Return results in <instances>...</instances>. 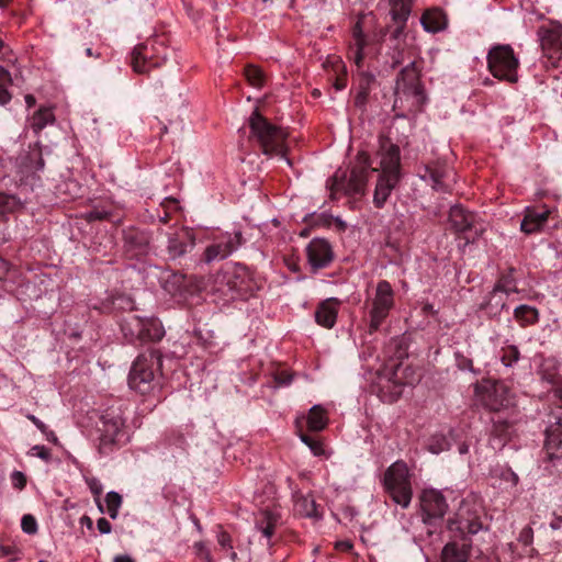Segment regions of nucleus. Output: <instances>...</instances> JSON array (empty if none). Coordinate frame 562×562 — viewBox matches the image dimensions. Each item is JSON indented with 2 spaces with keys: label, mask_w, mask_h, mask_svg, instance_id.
<instances>
[{
  "label": "nucleus",
  "mask_w": 562,
  "mask_h": 562,
  "mask_svg": "<svg viewBox=\"0 0 562 562\" xmlns=\"http://www.w3.org/2000/svg\"><path fill=\"white\" fill-rule=\"evenodd\" d=\"M11 482H12L13 487L21 491L26 485V476L21 471H14L11 474Z\"/></svg>",
  "instance_id": "52"
},
{
  "label": "nucleus",
  "mask_w": 562,
  "mask_h": 562,
  "mask_svg": "<svg viewBox=\"0 0 562 562\" xmlns=\"http://www.w3.org/2000/svg\"><path fill=\"white\" fill-rule=\"evenodd\" d=\"M161 367V353L159 350L150 349L139 355L133 362L128 374V385L132 390L140 393H149L155 385V374Z\"/></svg>",
  "instance_id": "5"
},
{
  "label": "nucleus",
  "mask_w": 562,
  "mask_h": 562,
  "mask_svg": "<svg viewBox=\"0 0 562 562\" xmlns=\"http://www.w3.org/2000/svg\"><path fill=\"white\" fill-rule=\"evenodd\" d=\"M449 223L451 228L465 240L464 245L474 243L485 231L484 223L480 222L475 214L460 205L450 209Z\"/></svg>",
  "instance_id": "13"
},
{
  "label": "nucleus",
  "mask_w": 562,
  "mask_h": 562,
  "mask_svg": "<svg viewBox=\"0 0 562 562\" xmlns=\"http://www.w3.org/2000/svg\"><path fill=\"white\" fill-rule=\"evenodd\" d=\"M46 439L53 443H57L58 442V438L57 436L55 435L54 431L49 430L47 427H46V432H42Z\"/></svg>",
  "instance_id": "58"
},
{
  "label": "nucleus",
  "mask_w": 562,
  "mask_h": 562,
  "mask_svg": "<svg viewBox=\"0 0 562 562\" xmlns=\"http://www.w3.org/2000/svg\"><path fill=\"white\" fill-rule=\"evenodd\" d=\"M193 548H194L195 554L200 559H202L203 561H204L205 558H207L211 554V552L207 549L206 544L204 542H202V541L194 543Z\"/></svg>",
  "instance_id": "54"
},
{
  "label": "nucleus",
  "mask_w": 562,
  "mask_h": 562,
  "mask_svg": "<svg viewBox=\"0 0 562 562\" xmlns=\"http://www.w3.org/2000/svg\"><path fill=\"white\" fill-rule=\"evenodd\" d=\"M471 550V541H461L452 538L442 549V562H468Z\"/></svg>",
  "instance_id": "28"
},
{
  "label": "nucleus",
  "mask_w": 562,
  "mask_h": 562,
  "mask_svg": "<svg viewBox=\"0 0 562 562\" xmlns=\"http://www.w3.org/2000/svg\"><path fill=\"white\" fill-rule=\"evenodd\" d=\"M21 528L27 535H34L37 531V522L36 519L27 514L22 517Z\"/></svg>",
  "instance_id": "49"
},
{
  "label": "nucleus",
  "mask_w": 562,
  "mask_h": 562,
  "mask_svg": "<svg viewBox=\"0 0 562 562\" xmlns=\"http://www.w3.org/2000/svg\"><path fill=\"white\" fill-rule=\"evenodd\" d=\"M80 524H81V525H86L89 529H91V528H92V525H93V524H92L91 518H90V517H88V516H82V517L80 518Z\"/></svg>",
  "instance_id": "64"
},
{
  "label": "nucleus",
  "mask_w": 562,
  "mask_h": 562,
  "mask_svg": "<svg viewBox=\"0 0 562 562\" xmlns=\"http://www.w3.org/2000/svg\"><path fill=\"white\" fill-rule=\"evenodd\" d=\"M505 293H499L497 299H493V305L487 306V301L482 304V308L486 310L488 314H497L499 311L506 307Z\"/></svg>",
  "instance_id": "48"
},
{
  "label": "nucleus",
  "mask_w": 562,
  "mask_h": 562,
  "mask_svg": "<svg viewBox=\"0 0 562 562\" xmlns=\"http://www.w3.org/2000/svg\"><path fill=\"white\" fill-rule=\"evenodd\" d=\"M12 79L10 72L0 66V105H5L11 100V94L8 91Z\"/></svg>",
  "instance_id": "40"
},
{
  "label": "nucleus",
  "mask_w": 562,
  "mask_h": 562,
  "mask_svg": "<svg viewBox=\"0 0 562 562\" xmlns=\"http://www.w3.org/2000/svg\"><path fill=\"white\" fill-rule=\"evenodd\" d=\"M546 458L549 461L562 459V420L559 419L551 424L546 430V440L543 445Z\"/></svg>",
  "instance_id": "24"
},
{
  "label": "nucleus",
  "mask_w": 562,
  "mask_h": 562,
  "mask_svg": "<svg viewBox=\"0 0 562 562\" xmlns=\"http://www.w3.org/2000/svg\"><path fill=\"white\" fill-rule=\"evenodd\" d=\"M121 330L130 342L158 341L165 330L161 323L155 317H140L136 314L126 315L121 322Z\"/></svg>",
  "instance_id": "8"
},
{
  "label": "nucleus",
  "mask_w": 562,
  "mask_h": 562,
  "mask_svg": "<svg viewBox=\"0 0 562 562\" xmlns=\"http://www.w3.org/2000/svg\"><path fill=\"white\" fill-rule=\"evenodd\" d=\"M341 302L336 297H329L321 302L315 311V321L319 326L333 328L337 321Z\"/></svg>",
  "instance_id": "26"
},
{
  "label": "nucleus",
  "mask_w": 562,
  "mask_h": 562,
  "mask_svg": "<svg viewBox=\"0 0 562 562\" xmlns=\"http://www.w3.org/2000/svg\"><path fill=\"white\" fill-rule=\"evenodd\" d=\"M370 167V156L366 151H359L349 179H347L346 171L341 170H337L328 179L327 187L330 191V199L335 200L338 192H344L347 195L363 194Z\"/></svg>",
  "instance_id": "3"
},
{
  "label": "nucleus",
  "mask_w": 562,
  "mask_h": 562,
  "mask_svg": "<svg viewBox=\"0 0 562 562\" xmlns=\"http://www.w3.org/2000/svg\"><path fill=\"white\" fill-rule=\"evenodd\" d=\"M395 306V292L386 280L378 282L373 297L370 301L368 333L372 335L389 317Z\"/></svg>",
  "instance_id": "10"
},
{
  "label": "nucleus",
  "mask_w": 562,
  "mask_h": 562,
  "mask_svg": "<svg viewBox=\"0 0 562 562\" xmlns=\"http://www.w3.org/2000/svg\"><path fill=\"white\" fill-rule=\"evenodd\" d=\"M114 562H135L130 555L122 554L114 558Z\"/></svg>",
  "instance_id": "62"
},
{
  "label": "nucleus",
  "mask_w": 562,
  "mask_h": 562,
  "mask_svg": "<svg viewBox=\"0 0 562 562\" xmlns=\"http://www.w3.org/2000/svg\"><path fill=\"white\" fill-rule=\"evenodd\" d=\"M294 510L296 514L308 518H318V506L312 495H299L295 498Z\"/></svg>",
  "instance_id": "31"
},
{
  "label": "nucleus",
  "mask_w": 562,
  "mask_h": 562,
  "mask_svg": "<svg viewBox=\"0 0 562 562\" xmlns=\"http://www.w3.org/2000/svg\"><path fill=\"white\" fill-rule=\"evenodd\" d=\"M244 243L241 232L225 233L215 237L204 252L202 260L205 263H211L216 260L226 259Z\"/></svg>",
  "instance_id": "15"
},
{
  "label": "nucleus",
  "mask_w": 562,
  "mask_h": 562,
  "mask_svg": "<svg viewBox=\"0 0 562 562\" xmlns=\"http://www.w3.org/2000/svg\"><path fill=\"white\" fill-rule=\"evenodd\" d=\"M335 548L342 552H349L353 548V544L350 540H340L336 542Z\"/></svg>",
  "instance_id": "56"
},
{
  "label": "nucleus",
  "mask_w": 562,
  "mask_h": 562,
  "mask_svg": "<svg viewBox=\"0 0 562 562\" xmlns=\"http://www.w3.org/2000/svg\"><path fill=\"white\" fill-rule=\"evenodd\" d=\"M245 76L248 83L255 88H261L265 85V75L262 70L256 66H247L245 68Z\"/></svg>",
  "instance_id": "43"
},
{
  "label": "nucleus",
  "mask_w": 562,
  "mask_h": 562,
  "mask_svg": "<svg viewBox=\"0 0 562 562\" xmlns=\"http://www.w3.org/2000/svg\"><path fill=\"white\" fill-rule=\"evenodd\" d=\"M166 61V56L158 55L154 44H138L131 54V66L139 75L149 74Z\"/></svg>",
  "instance_id": "17"
},
{
  "label": "nucleus",
  "mask_w": 562,
  "mask_h": 562,
  "mask_svg": "<svg viewBox=\"0 0 562 562\" xmlns=\"http://www.w3.org/2000/svg\"><path fill=\"white\" fill-rule=\"evenodd\" d=\"M384 487L392 501L402 508H407L412 502L413 488L407 464L396 461L391 464L383 479Z\"/></svg>",
  "instance_id": "6"
},
{
  "label": "nucleus",
  "mask_w": 562,
  "mask_h": 562,
  "mask_svg": "<svg viewBox=\"0 0 562 562\" xmlns=\"http://www.w3.org/2000/svg\"><path fill=\"white\" fill-rule=\"evenodd\" d=\"M55 116L53 111L48 108H41L37 110L30 120V126L35 134H38L44 127L53 123Z\"/></svg>",
  "instance_id": "38"
},
{
  "label": "nucleus",
  "mask_w": 562,
  "mask_h": 562,
  "mask_svg": "<svg viewBox=\"0 0 562 562\" xmlns=\"http://www.w3.org/2000/svg\"><path fill=\"white\" fill-rule=\"evenodd\" d=\"M538 35L543 55L554 66L562 57V24L552 21L543 24Z\"/></svg>",
  "instance_id": "16"
},
{
  "label": "nucleus",
  "mask_w": 562,
  "mask_h": 562,
  "mask_svg": "<svg viewBox=\"0 0 562 562\" xmlns=\"http://www.w3.org/2000/svg\"><path fill=\"white\" fill-rule=\"evenodd\" d=\"M533 538V531L530 527H525L518 537V540L524 543L525 546H528L532 542Z\"/></svg>",
  "instance_id": "53"
},
{
  "label": "nucleus",
  "mask_w": 562,
  "mask_h": 562,
  "mask_svg": "<svg viewBox=\"0 0 562 562\" xmlns=\"http://www.w3.org/2000/svg\"><path fill=\"white\" fill-rule=\"evenodd\" d=\"M125 249L132 257H143L149 251V238L140 231H128L124 235Z\"/></svg>",
  "instance_id": "27"
},
{
  "label": "nucleus",
  "mask_w": 562,
  "mask_h": 562,
  "mask_svg": "<svg viewBox=\"0 0 562 562\" xmlns=\"http://www.w3.org/2000/svg\"><path fill=\"white\" fill-rule=\"evenodd\" d=\"M552 210L547 205L541 207L527 206L524 212V218L520 223V229L527 235L540 233L546 226Z\"/></svg>",
  "instance_id": "23"
},
{
  "label": "nucleus",
  "mask_w": 562,
  "mask_h": 562,
  "mask_svg": "<svg viewBox=\"0 0 562 562\" xmlns=\"http://www.w3.org/2000/svg\"><path fill=\"white\" fill-rule=\"evenodd\" d=\"M296 426H297V432H299L300 439L311 449V451L315 456L323 454L324 453L323 443L318 439L304 434L300 426V420H296Z\"/></svg>",
  "instance_id": "42"
},
{
  "label": "nucleus",
  "mask_w": 562,
  "mask_h": 562,
  "mask_svg": "<svg viewBox=\"0 0 562 562\" xmlns=\"http://www.w3.org/2000/svg\"><path fill=\"white\" fill-rule=\"evenodd\" d=\"M562 525V516H558L551 521L550 527L554 530L559 529Z\"/></svg>",
  "instance_id": "63"
},
{
  "label": "nucleus",
  "mask_w": 562,
  "mask_h": 562,
  "mask_svg": "<svg viewBox=\"0 0 562 562\" xmlns=\"http://www.w3.org/2000/svg\"><path fill=\"white\" fill-rule=\"evenodd\" d=\"M419 177L431 184L437 191H450L452 189L453 170L443 162H431L419 169Z\"/></svg>",
  "instance_id": "19"
},
{
  "label": "nucleus",
  "mask_w": 562,
  "mask_h": 562,
  "mask_svg": "<svg viewBox=\"0 0 562 562\" xmlns=\"http://www.w3.org/2000/svg\"><path fill=\"white\" fill-rule=\"evenodd\" d=\"M517 292V286L512 276H503L494 285L493 291L490 293L487 299V306L493 305V299H497L499 293H505L507 296L509 293Z\"/></svg>",
  "instance_id": "37"
},
{
  "label": "nucleus",
  "mask_w": 562,
  "mask_h": 562,
  "mask_svg": "<svg viewBox=\"0 0 562 562\" xmlns=\"http://www.w3.org/2000/svg\"><path fill=\"white\" fill-rule=\"evenodd\" d=\"M195 245L193 233L187 227L175 228L167 233L166 252L170 260H177L187 255Z\"/></svg>",
  "instance_id": "20"
},
{
  "label": "nucleus",
  "mask_w": 562,
  "mask_h": 562,
  "mask_svg": "<svg viewBox=\"0 0 562 562\" xmlns=\"http://www.w3.org/2000/svg\"><path fill=\"white\" fill-rule=\"evenodd\" d=\"M422 25L427 32L437 33L445 29L446 18L439 10H428L420 19Z\"/></svg>",
  "instance_id": "32"
},
{
  "label": "nucleus",
  "mask_w": 562,
  "mask_h": 562,
  "mask_svg": "<svg viewBox=\"0 0 562 562\" xmlns=\"http://www.w3.org/2000/svg\"><path fill=\"white\" fill-rule=\"evenodd\" d=\"M9 271L8 263L0 257V280H2Z\"/></svg>",
  "instance_id": "59"
},
{
  "label": "nucleus",
  "mask_w": 562,
  "mask_h": 562,
  "mask_svg": "<svg viewBox=\"0 0 562 562\" xmlns=\"http://www.w3.org/2000/svg\"><path fill=\"white\" fill-rule=\"evenodd\" d=\"M87 484L89 486V490L90 492L93 494V496L95 497V501H97V505H98V508L101 513L104 512L103 509V505L102 503L100 502V496L103 492V486L101 484V482L95 479V477H91V479H88L87 480Z\"/></svg>",
  "instance_id": "46"
},
{
  "label": "nucleus",
  "mask_w": 562,
  "mask_h": 562,
  "mask_svg": "<svg viewBox=\"0 0 562 562\" xmlns=\"http://www.w3.org/2000/svg\"><path fill=\"white\" fill-rule=\"evenodd\" d=\"M306 255L308 263L315 271L326 268L334 259L331 246L323 238L312 239L306 247Z\"/></svg>",
  "instance_id": "22"
},
{
  "label": "nucleus",
  "mask_w": 562,
  "mask_h": 562,
  "mask_svg": "<svg viewBox=\"0 0 562 562\" xmlns=\"http://www.w3.org/2000/svg\"><path fill=\"white\" fill-rule=\"evenodd\" d=\"M106 512L112 519H115L119 514V508L122 505V496L116 492H109L105 496Z\"/></svg>",
  "instance_id": "44"
},
{
  "label": "nucleus",
  "mask_w": 562,
  "mask_h": 562,
  "mask_svg": "<svg viewBox=\"0 0 562 562\" xmlns=\"http://www.w3.org/2000/svg\"><path fill=\"white\" fill-rule=\"evenodd\" d=\"M101 419L100 451L108 453L111 447L117 443L124 436V418L117 412L108 411L102 415Z\"/></svg>",
  "instance_id": "18"
},
{
  "label": "nucleus",
  "mask_w": 562,
  "mask_h": 562,
  "mask_svg": "<svg viewBox=\"0 0 562 562\" xmlns=\"http://www.w3.org/2000/svg\"><path fill=\"white\" fill-rule=\"evenodd\" d=\"M520 358L517 346L506 345L501 349V361L506 367H513Z\"/></svg>",
  "instance_id": "41"
},
{
  "label": "nucleus",
  "mask_w": 562,
  "mask_h": 562,
  "mask_svg": "<svg viewBox=\"0 0 562 562\" xmlns=\"http://www.w3.org/2000/svg\"><path fill=\"white\" fill-rule=\"evenodd\" d=\"M110 215H111L110 212H108L105 210L94 209V210H91V211L85 213L83 218L87 222H95V221L108 220L110 217Z\"/></svg>",
  "instance_id": "50"
},
{
  "label": "nucleus",
  "mask_w": 562,
  "mask_h": 562,
  "mask_svg": "<svg viewBox=\"0 0 562 562\" xmlns=\"http://www.w3.org/2000/svg\"><path fill=\"white\" fill-rule=\"evenodd\" d=\"M449 449V442L442 435L432 436L428 443V450L431 453L438 454Z\"/></svg>",
  "instance_id": "45"
},
{
  "label": "nucleus",
  "mask_w": 562,
  "mask_h": 562,
  "mask_svg": "<svg viewBox=\"0 0 562 562\" xmlns=\"http://www.w3.org/2000/svg\"><path fill=\"white\" fill-rule=\"evenodd\" d=\"M420 506L424 513V521L442 518L448 509L443 495L436 490H425L420 496Z\"/></svg>",
  "instance_id": "21"
},
{
  "label": "nucleus",
  "mask_w": 562,
  "mask_h": 562,
  "mask_svg": "<svg viewBox=\"0 0 562 562\" xmlns=\"http://www.w3.org/2000/svg\"><path fill=\"white\" fill-rule=\"evenodd\" d=\"M29 454L38 457L40 459H42L46 462H48L52 458L50 450L48 448H46L45 446H40V445L33 446L30 449Z\"/></svg>",
  "instance_id": "51"
},
{
  "label": "nucleus",
  "mask_w": 562,
  "mask_h": 562,
  "mask_svg": "<svg viewBox=\"0 0 562 562\" xmlns=\"http://www.w3.org/2000/svg\"><path fill=\"white\" fill-rule=\"evenodd\" d=\"M487 65L495 78L510 83L517 82L519 61L510 45L492 47L487 54Z\"/></svg>",
  "instance_id": "11"
},
{
  "label": "nucleus",
  "mask_w": 562,
  "mask_h": 562,
  "mask_svg": "<svg viewBox=\"0 0 562 562\" xmlns=\"http://www.w3.org/2000/svg\"><path fill=\"white\" fill-rule=\"evenodd\" d=\"M97 527L102 535H108L112 530L111 524L103 517L98 519Z\"/></svg>",
  "instance_id": "55"
},
{
  "label": "nucleus",
  "mask_w": 562,
  "mask_h": 562,
  "mask_svg": "<svg viewBox=\"0 0 562 562\" xmlns=\"http://www.w3.org/2000/svg\"><path fill=\"white\" fill-rule=\"evenodd\" d=\"M45 161L43 159L42 149L38 144L30 147L25 156L21 158L20 172L24 178L36 173L44 169Z\"/></svg>",
  "instance_id": "29"
},
{
  "label": "nucleus",
  "mask_w": 562,
  "mask_h": 562,
  "mask_svg": "<svg viewBox=\"0 0 562 562\" xmlns=\"http://www.w3.org/2000/svg\"><path fill=\"white\" fill-rule=\"evenodd\" d=\"M250 136L256 139L265 155L281 156L288 165L291 161L285 158V139L288 134L281 127L271 124L257 110L249 117Z\"/></svg>",
  "instance_id": "2"
},
{
  "label": "nucleus",
  "mask_w": 562,
  "mask_h": 562,
  "mask_svg": "<svg viewBox=\"0 0 562 562\" xmlns=\"http://www.w3.org/2000/svg\"><path fill=\"white\" fill-rule=\"evenodd\" d=\"M187 280L186 276L179 272L169 273L162 279V288L170 295L176 296L182 294L186 289Z\"/></svg>",
  "instance_id": "36"
},
{
  "label": "nucleus",
  "mask_w": 562,
  "mask_h": 562,
  "mask_svg": "<svg viewBox=\"0 0 562 562\" xmlns=\"http://www.w3.org/2000/svg\"><path fill=\"white\" fill-rule=\"evenodd\" d=\"M476 402L493 413L492 431L494 439H499V446L508 439L510 428L518 422L519 411L516 396L503 381L483 379L474 385Z\"/></svg>",
  "instance_id": "1"
},
{
  "label": "nucleus",
  "mask_w": 562,
  "mask_h": 562,
  "mask_svg": "<svg viewBox=\"0 0 562 562\" xmlns=\"http://www.w3.org/2000/svg\"><path fill=\"white\" fill-rule=\"evenodd\" d=\"M395 94L411 97L413 99L412 105L418 109L425 103V90L415 60H412L401 70L396 80Z\"/></svg>",
  "instance_id": "14"
},
{
  "label": "nucleus",
  "mask_w": 562,
  "mask_h": 562,
  "mask_svg": "<svg viewBox=\"0 0 562 562\" xmlns=\"http://www.w3.org/2000/svg\"><path fill=\"white\" fill-rule=\"evenodd\" d=\"M400 179L397 176H379L373 203L376 207L381 209L384 206L393 189L398 184Z\"/></svg>",
  "instance_id": "30"
},
{
  "label": "nucleus",
  "mask_w": 562,
  "mask_h": 562,
  "mask_svg": "<svg viewBox=\"0 0 562 562\" xmlns=\"http://www.w3.org/2000/svg\"><path fill=\"white\" fill-rule=\"evenodd\" d=\"M277 518L273 514L269 512H265L262 514V519L257 521V529L261 532V535L267 539V546L271 547V537L276 531Z\"/></svg>",
  "instance_id": "39"
},
{
  "label": "nucleus",
  "mask_w": 562,
  "mask_h": 562,
  "mask_svg": "<svg viewBox=\"0 0 562 562\" xmlns=\"http://www.w3.org/2000/svg\"><path fill=\"white\" fill-rule=\"evenodd\" d=\"M26 418L29 420H31L41 432H46L47 426L42 420H40L36 416H34L32 414H27Z\"/></svg>",
  "instance_id": "57"
},
{
  "label": "nucleus",
  "mask_w": 562,
  "mask_h": 562,
  "mask_svg": "<svg viewBox=\"0 0 562 562\" xmlns=\"http://www.w3.org/2000/svg\"><path fill=\"white\" fill-rule=\"evenodd\" d=\"M9 196L0 193V214H3L5 212V205L8 203Z\"/></svg>",
  "instance_id": "61"
},
{
  "label": "nucleus",
  "mask_w": 562,
  "mask_h": 562,
  "mask_svg": "<svg viewBox=\"0 0 562 562\" xmlns=\"http://www.w3.org/2000/svg\"><path fill=\"white\" fill-rule=\"evenodd\" d=\"M374 82V76L369 72H361L358 83V91L355 97V105L363 108L368 101L371 85Z\"/></svg>",
  "instance_id": "35"
},
{
  "label": "nucleus",
  "mask_w": 562,
  "mask_h": 562,
  "mask_svg": "<svg viewBox=\"0 0 562 562\" xmlns=\"http://www.w3.org/2000/svg\"><path fill=\"white\" fill-rule=\"evenodd\" d=\"M213 289L229 300H244L252 293L254 283L246 268L236 267L232 271L217 273Z\"/></svg>",
  "instance_id": "7"
},
{
  "label": "nucleus",
  "mask_w": 562,
  "mask_h": 562,
  "mask_svg": "<svg viewBox=\"0 0 562 562\" xmlns=\"http://www.w3.org/2000/svg\"><path fill=\"white\" fill-rule=\"evenodd\" d=\"M386 29H382L371 38L368 34L369 15H359L351 30V41L349 42L348 58L360 68L364 57L370 53L371 45L374 42H380L386 35Z\"/></svg>",
  "instance_id": "9"
},
{
  "label": "nucleus",
  "mask_w": 562,
  "mask_h": 562,
  "mask_svg": "<svg viewBox=\"0 0 562 562\" xmlns=\"http://www.w3.org/2000/svg\"><path fill=\"white\" fill-rule=\"evenodd\" d=\"M342 514L349 519H352L357 515V512L353 507L347 506L342 509Z\"/></svg>",
  "instance_id": "60"
},
{
  "label": "nucleus",
  "mask_w": 562,
  "mask_h": 562,
  "mask_svg": "<svg viewBox=\"0 0 562 562\" xmlns=\"http://www.w3.org/2000/svg\"><path fill=\"white\" fill-rule=\"evenodd\" d=\"M217 542L221 546V548L227 549L231 551L229 555H231L232 560L235 561L237 559V553L233 550L232 537L225 530L221 529L218 531Z\"/></svg>",
  "instance_id": "47"
},
{
  "label": "nucleus",
  "mask_w": 562,
  "mask_h": 562,
  "mask_svg": "<svg viewBox=\"0 0 562 562\" xmlns=\"http://www.w3.org/2000/svg\"><path fill=\"white\" fill-rule=\"evenodd\" d=\"M414 0H390L392 20L397 24L386 40L387 55L391 58V67L396 68L405 60L408 48L404 38L406 21L411 14Z\"/></svg>",
  "instance_id": "4"
},
{
  "label": "nucleus",
  "mask_w": 562,
  "mask_h": 562,
  "mask_svg": "<svg viewBox=\"0 0 562 562\" xmlns=\"http://www.w3.org/2000/svg\"><path fill=\"white\" fill-rule=\"evenodd\" d=\"M514 318L521 327L532 326L539 321V311L533 306L521 304L514 310Z\"/></svg>",
  "instance_id": "34"
},
{
  "label": "nucleus",
  "mask_w": 562,
  "mask_h": 562,
  "mask_svg": "<svg viewBox=\"0 0 562 562\" xmlns=\"http://www.w3.org/2000/svg\"><path fill=\"white\" fill-rule=\"evenodd\" d=\"M451 538L471 541L468 536L476 535L483 529L479 512L469 502H462L453 518L448 520Z\"/></svg>",
  "instance_id": "12"
},
{
  "label": "nucleus",
  "mask_w": 562,
  "mask_h": 562,
  "mask_svg": "<svg viewBox=\"0 0 562 562\" xmlns=\"http://www.w3.org/2000/svg\"><path fill=\"white\" fill-rule=\"evenodd\" d=\"M380 169V175L382 176H397L401 178V156L397 145L389 144L382 146Z\"/></svg>",
  "instance_id": "25"
},
{
  "label": "nucleus",
  "mask_w": 562,
  "mask_h": 562,
  "mask_svg": "<svg viewBox=\"0 0 562 562\" xmlns=\"http://www.w3.org/2000/svg\"><path fill=\"white\" fill-rule=\"evenodd\" d=\"M328 423L327 412L321 405H314L306 417L307 428L311 431L323 430Z\"/></svg>",
  "instance_id": "33"
}]
</instances>
